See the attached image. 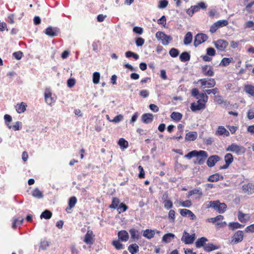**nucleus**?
Instances as JSON below:
<instances>
[{
    "label": "nucleus",
    "mask_w": 254,
    "mask_h": 254,
    "mask_svg": "<svg viewBox=\"0 0 254 254\" xmlns=\"http://www.w3.org/2000/svg\"><path fill=\"white\" fill-rule=\"evenodd\" d=\"M227 151L235 153L237 155H241L246 152V148L243 146L233 143L226 148Z\"/></svg>",
    "instance_id": "f257e3e1"
},
{
    "label": "nucleus",
    "mask_w": 254,
    "mask_h": 254,
    "mask_svg": "<svg viewBox=\"0 0 254 254\" xmlns=\"http://www.w3.org/2000/svg\"><path fill=\"white\" fill-rule=\"evenodd\" d=\"M155 37L158 40L161 41L163 45H168L172 40V38L171 36L161 31L157 32L155 34Z\"/></svg>",
    "instance_id": "f03ea898"
},
{
    "label": "nucleus",
    "mask_w": 254,
    "mask_h": 254,
    "mask_svg": "<svg viewBox=\"0 0 254 254\" xmlns=\"http://www.w3.org/2000/svg\"><path fill=\"white\" fill-rule=\"evenodd\" d=\"M195 239V234H192L190 235L186 231L183 232V236L181 238V241L183 242L185 244H192Z\"/></svg>",
    "instance_id": "7ed1b4c3"
},
{
    "label": "nucleus",
    "mask_w": 254,
    "mask_h": 254,
    "mask_svg": "<svg viewBox=\"0 0 254 254\" xmlns=\"http://www.w3.org/2000/svg\"><path fill=\"white\" fill-rule=\"evenodd\" d=\"M223 219V216L221 215H218L216 217L208 218L207 220V222H212L213 223L216 222V225L221 227H223L226 225V222L222 220Z\"/></svg>",
    "instance_id": "20e7f679"
},
{
    "label": "nucleus",
    "mask_w": 254,
    "mask_h": 254,
    "mask_svg": "<svg viewBox=\"0 0 254 254\" xmlns=\"http://www.w3.org/2000/svg\"><path fill=\"white\" fill-rule=\"evenodd\" d=\"M207 39L208 36L206 34L203 33L197 34L195 36L194 41V46L195 47H197L200 44L206 41L207 40Z\"/></svg>",
    "instance_id": "39448f33"
},
{
    "label": "nucleus",
    "mask_w": 254,
    "mask_h": 254,
    "mask_svg": "<svg viewBox=\"0 0 254 254\" xmlns=\"http://www.w3.org/2000/svg\"><path fill=\"white\" fill-rule=\"evenodd\" d=\"M207 157L208 154L206 151L203 150L198 151L197 156H195L197 163L199 165L203 164Z\"/></svg>",
    "instance_id": "423d86ee"
},
{
    "label": "nucleus",
    "mask_w": 254,
    "mask_h": 254,
    "mask_svg": "<svg viewBox=\"0 0 254 254\" xmlns=\"http://www.w3.org/2000/svg\"><path fill=\"white\" fill-rule=\"evenodd\" d=\"M205 105L203 103L201 100H198L197 103L193 102L191 104L190 109L192 112L203 110L205 108Z\"/></svg>",
    "instance_id": "0eeeda50"
},
{
    "label": "nucleus",
    "mask_w": 254,
    "mask_h": 254,
    "mask_svg": "<svg viewBox=\"0 0 254 254\" xmlns=\"http://www.w3.org/2000/svg\"><path fill=\"white\" fill-rule=\"evenodd\" d=\"M213 43L217 50L223 51L228 46L227 41L224 40H219L213 42Z\"/></svg>",
    "instance_id": "6e6552de"
},
{
    "label": "nucleus",
    "mask_w": 254,
    "mask_h": 254,
    "mask_svg": "<svg viewBox=\"0 0 254 254\" xmlns=\"http://www.w3.org/2000/svg\"><path fill=\"white\" fill-rule=\"evenodd\" d=\"M244 238V233L242 231H237L233 235L232 238V242L234 244H237L243 241Z\"/></svg>",
    "instance_id": "1a4fd4ad"
},
{
    "label": "nucleus",
    "mask_w": 254,
    "mask_h": 254,
    "mask_svg": "<svg viewBox=\"0 0 254 254\" xmlns=\"http://www.w3.org/2000/svg\"><path fill=\"white\" fill-rule=\"evenodd\" d=\"M59 29L57 27L49 26L45 29V33L49 37H53L57 36Z\"/></svg>",
    "instance_id": "9d476101"
},
{
    "label": "nucleus",
    "mask_w": 254,
    "mask_h": 254,
    "mask_svg": "<svg viewBox=\"0 0 254 254\" xmlns=\"http://www.w3.org/2000/svg\"><path fill=\"white\" fill-rule=\"evenodd\" d=\"M215 135L217 136H223L225 137L229 136L230 133L229 131L224 127L220 126L218 127L215 132Z\"/></svg>",
    "instance_id": "9b49d317"
},
{
    "label": "nucleus",
    "mask_w": 254,
    "mask_h": 254,
    "mask_svg": "<svg viewBox=\"0 0 254 254\" xmlns=\"http://www.w3.org/2000/svg\"><path fill=\"white\" fill-rule=\"evenodd\" d=\"M225 164L220 167L221 169H226L228 168L230 164L233 161V155L230 153H227L225 155L224 157Z\"/></svg>",
    "instance_id": "f8f14e48"
},
{
    "label": "nucleus",
    "mask_w": 254,
    "mask_h": 254,
    "mask_svg": "<svg viewBox=\"0 0 254 254\" xmlns=\"http://www.w3.org/2000/svg\"><path fill=\"white\" fill-rule=\"evenodd\" d=\"M201 84V86H206L207 87L210 88L213 87L216 84V82L214 79H209L208 80L205 79H201L199 80Z\"/></svg>",
    "instance_id": "ddd939ff"
},
{
    "label": "nucleus",
    "mask_w": 254,
    "mask_h": 254,
    "mask_svg": "<svg viewBox=\"0 0 254 254\" xmlns=\"http://www.w3.org/2000/svg\"><path fill=\"white\" fill-rule=\"evenodd\" d=\"M93 233L91 230H88L83 241L87 244L91 245L93 243Z\"/></svg>",
    "instance_id": "4468645a"
},
{
    "label": "nucleus",
    "mask_w": 254,
    "mask_h": 254,
    "mask_svg": "<svg viewBox=\"0 0 254 254\" xmlns=\"http://www.w3.org/2000/svg\"><path fill=\"white\" fill-rule=\"evenodd\" d=\"M220 157L218 155H212L208 158L207 161V164L208 167H212L219 161Z\"/></svg>",
    "instance_id": "2eb2a0df"
},
{
    "label": "nucleus",
    "mask_w": 254,
    "mask_h": 254,
    "mask_svg": "<svg viewBox=\"0 0 254 254\" xmlns=\"http://www.w3.org/2000/svg\"><path fill=\"white\" fill-rule=\"evenodd\" d=\"M180 214L183 216H188L192 220L195 219V215L190 210L182 209L180 210Z\"/></svg>",
    "instance_id": "dca6fc26"
},
{
    "label": "nucleus",
    "mask_w": 254,
    "mask_h": 254,
    "mask_svg": "<svg viewBox=\"0 0 254 254\" xmlns=\"http://www.w3.org/2000/svg\"><path fill=\"white\" fill-rule=\"evenodd\" d=\"M243 190L245 193L252 194L254 192V185L252 183L244 185L242 187Z\"/></svg>",
    "instance_id": "f3484780"
},
{
    "label": "nucleus",
    "mask_w": 254,
    "mask_h": 254,
    "mask_svg": "<svg viewBox=\"0 0 254 254\" xmlns=\"http://www.w3.org/2000/svg\"><path fill=\"white\" fill-rule=\"evenodd\" d=\"M119 239L123 242H127L129 239V235L126 230H122L118 232Z\"/></svg>",
    "instance_id": "a211bd4d"
},
{
    "label": "nucleus",
    "mask_w": 254,
    "mask_h": 254,
    "mask_svg": "<svg viewBox=\"0 0 254 254\" xmlns=\"http://www.w3.org/2000/svg\"><path fill=\"white\" fill-rule=\"evenodd\" d=\"M26 107L27 104L23 102L17 104L15 106L16 112L19 114L24 113L26 110Z\"/></svg>",
    "instance_id": "6ab92c4d"
},
{
    "label": "nucleus",
    "mask_w": 254,
    "mask_h": 254,
    "mask_svg": "<svg viewBox=\"0 0 254 254\" xmlns=\"http://www.w3.org/2000/svg\"><path fill=\"white\" fill-rule=\"evenodd\" d=\"M175 238V235L172 233H168L164 235L162 238V242L169 243Z\"/></svg>",
    "instance_id": "aec40b11"
},
{
    "label": "nucleus",
    "mask_w": 254,
    "mask_h": 254,
    "mask_svg": "<svg viewBox=\"0 0 254 254\" xmlns=\"http://www.w3.org/2000/svg\"><path fill=\"white\" fill-rule=\"evenodd\" d=\"M77 202V199L75 196L71 197L68 201V207L66 208V211L67 213H70L71 210L75 205Z\"/></svg>",
    "instance_id": "412c9836"
},
{
    "label": "nucleus",
    "mask_w": 254,
    "mask_h": 254,
    "mask_svg": "<svg viewBox=\"0 0 254 254\" xmlns=\"http://www.w3.org/2000/svg\"><path fill=\"white\" fill-rule=\"evenodd\" d=\"M45 99L46 103L49 105H51L55 102V100L52 97V93L50 91L45 93Z\"/></svg>",
    "instance_id": "4be33fe9"
},
{
    "label": "nucleus",
    "mask_w": 254,
    "mask_h": 254,
    "mask_svg": "<svg viewBox=\"0 0 254 254\" xmlns=\"http://www.w3.org/2000/svg\"><path fill=\"white\" fill-rule=\"evenodd\" d=\"M197 137V132L190 131L186 134L185 139L187 141H193L196 139Z\"/></svg>",
    "instance_id": "5701e85b"
},
{
    "label": "nucleus",
    "mask_w": 254,
    "mask_h": 254,
    "mask_svg": "<svg viewBox=\"0 0 254 254\" xmlns=\"http://www.w3.org/2000/svg\"><path fill=\"white\" fill-rule=\"evenodd\" d=\"M153 115L151 114H144L142 116V121L145 124H149L152 122Z\"/></svg>",
    "instance_id": "b1692460"
},
{
    "label": "nucleus",
    "mask_w": 254,
    "mask_h": 254,
    "mask_svg": "<svg viewBox=\"0 0 254 254\" xmlns=\"http://www.w3.org/2000/svg\"><path fill=\"white\" fill-rule=\"evenodd\" d=\"M202 72L205 75L212 76L214 75V72L211 67L205 65L202 67Z\"/></svg>",
    "instance_id": "393cba45"
},
{
    "label": "nucleus",
    "mask_w": 254,
    "mask_h": 254,
    "mask_svg": "<svg viewBox=\"0 0 254 254\" xmlns=\"http://www.w3.org/2000/svg\"><path fill=\"white\" fill-rule=\"evenodd\" d=\"M155 235V231L151 229H146L143 231V236L148 239H151Z\"/></svg>",
    "instance_id": "a878e982"
},
{
    "label": "nucleus",
    "mask_w": 254,
    "mask_h": 254,
    "mask_svg": "<svg viewBox=\"0 0 254 254\" xmlns=\"http://www.w3.org/2000/svg\"><path fill=\"white\" fill-rule=\"evenodd\" d=\"M223 179V177L220 175L219 174L216 173L211 175L208 179V181L210 182H215L219 180H222Z\"/></svg>",
    "instance_id": "bb28decb"
},
{
    "label": "nucleus",
    "mask_w": 254,
    "mask_h": 254,
    "mask_svg": "<svg viewBox=\"0 0 254 254\" xmlns=\"http://www.w3.org/2000/svg\"><path fill=\"white\" fill-rule=\"evenodd\" d=\"M129 233L131 238L134 240H138L140 237L139 232L134 228L130 229Z\"/></svg>",
    "instance_id": "cd10ccee"
},
{
    "label": "nucleus",
    "mask_w": 254,
    "mask_h": 254,
    "mask_svg": "<svg viewBox=\"0 0 254 254\" xmlns=\"http://www.w3.org/2000/svg\"><path fill=\"white\" fill-rule=\"evenodd\" d=\"M50 243L45 239H41L40 245L39 250L44 251L46 250L47 248L49 246Z\"/></svg>",
    "instance_id": "c85d7f7f"
},
{
    "label": "nucleus",
    "mask_w": 254,
    "mask_h": 254,
    "mask_svg": "<svg viewBox=\"0 0 254 254\" xmlns=\"http://www.w3.org/2000/svg\"><path fill=\"white\" fill-rule=\"evenodd\" d=\"M192 40V34L190 32H188L185 36L184 43L186 45H189L191 43Z\"/></svg>",
    "instance_id": "c756f323"
},
{
    "label": "nucleus",
    "mask_w": 254,
    "mask_h": 254,
    "mask_svg": "<svg viewBox=\"0 0 254 254\" xmlns=\"http://www.w3.org/2000/svg\"><path fill=\"white\" fill-rule=\"evenodd\" d=\"M23 222V218L22 217H19L18 218H13L12 228L13 229L16 228L18 225H21Z\"/></svg>",
    "instance_id": "7c9ffc66"
},
{
    "label": "nucleus",
    "mask_w": 254,
    "mask_h": 254,
    "mask_svg": "<svg viewBox=\"0 0 254 254\" xmlns=\"http://www.w3.org/2000/svg\"><path fill=\"white\" fill-rule=\"evenodd\" d=\"M32 195L33 197L40 199L43 197L44 195L38 188H36L32 191Z\"/></svg>",
    "instance_id": "2f4dec72"
},
{
    "label": "nucleus",
    "mask_w": 254,
    "mask_h": 254,
    "mask_svg": "<svg viewBox=\"0 0 254 254\" xmlns=\"http://www.w3.org/2000/svg\"><path fill=\"white\" fill-rule=\"evenodd\" d=\"M52 216V213L48 210H45L40 215V218L45 219H49Z\"/></svg>",
    "instance_id": "473e14b6"
},
{
    "label": "nucleus",
    "mask_w": 254,
    "mask_h": 254,
    "mask_svg": "<svg viewBox=\"0 0 254 254\" xmlns=\"http://www.w3.org/2000/svg\"><path fill=\"white\" fill-rule=\"evenodd\" d=\"M245 91L251 96L254 97V86L252 85H247L245 86Z\"/></svg>",
    "instance_id": "72a5a7b5"
},
{
    "label": "nucleus",
    "mask_w": 254,
    "mask_h": 254,
    "mask_svg": "<svg viewBox=\"0 0 254 254\" xmlns=\"http://www.w3.org/2000/svg\"><path fill=\"white\" fill-rule=\"evenodd\" d=\"M118 144L120 145L121 148L123 150L127 148L128 146V142L123 138H121L119 139Z\"/></svg>",
    "instance_id": "f704fd0d"
},
{
    "label": "nucleus",
    "mask_w": 254,
    "mask_h": 254,
    "mask_svg": "<svg viewBox=\"0 0 254 254\" xmlns=\"http://www.w3.org/2000/svg\"><path fill=\"white\" fill-rule=\"evenodd\" d=\"M238 217L239 220L241 222H246L249 219V217L247 214H244L241 212H239Z\"/></svg>",
    "instance_id": "c9c22d12"
},
{
    "label": "nucleus",
    "mask_w": 254,
    "mask_h": 254,
    "mask_svg": "<svg viewBox=\"0 0 254 254\" xmlns=\"http://www.w3.org/2000/svg\"><path fill=\"white\" fill-rule=\"evenodd\" d=\"M128 250L131 254H134L139 251V247L136 244H132L129 246Z\"/></svg>",
    "instance_id": "e433bc0d"
},
{
    "label": "nucleus",
    "mask_w": 254,
    "mask_h": 254,
    "mask_svg": "<svg viewBox=\"0 0 254 254\" xmlns=\"http://www.w3.org/2000/svg\"><path fill=\"white\" fill-rule=\"evenodd\" d=\"M208 240L205 237H201L198 239L195 242V246L197 248H200L204 246L205 242H207Z\"/></svg>",
    "instance_id": "4c0bfd02"
},
{
    "label": "nucleus",
    "mask_w": 254,
    "mask_h": 254,
    "mask_svg": "<svg viewBox=\"0 0 254 254\" xmlns=\"http://www.w3.org/2000/svg\"><path fill=\"white\" fill-rule=\"evenodd\" d=\"M219 203V201H209L208 204H206V208H213L215 210H217L218 206Z\"/></svg>",
    "instance_id": "58836bf2"
},
{
    "label": "nucleus",
    "mask_w": 254,
    "mask_h": 254,
    "mask_svg": "<svg viewBox=\"0 0 254 254\" xmlns=\"http://www.w3.org/2000/svg\"><path fill=\"white\" fill-rule=\"evenodd\" d=\"M171 118L174 121H179L182 118V115L178 112H173L171 115Z\"/></svg>",
    "instance_id": "ea45409f"
},
{
    "label": "nucleus",
    "mask_w": 254,
    "mask_h": 254,
    "mask_svg": "<svg viewBox=\"0 0 254 254\" xmlns=\"http://www.w3.org/2000/svg\"><path fill=\"white\" fill-rule=\"evenodd\" d=\"M190 58V55L187 52H183L180 56V60L184 62L189 61Z\"/></svg>",
    "instance_id": "a19ab883"
},
{
    "label": "nucleus",
    "mask_w": 254,
    "mask_h": 254,
    "mask_svg": "<svg viewBox=\"0 0 254 254\" xmlns=\"http://www.w3.org/2000/svg\"><path fill=\"white\" fill-rule=\"evenodd\" d=\"M232 58H224L222 60L221 63H220V65L223 66H226L228 65H229L232 62Z\"/></svg>",
    "instance_id": "79ce46f5"
},
{
    "label": "nucleus",
    "mask_w": 254,
    "mask_h": 254,
    "mask_svg": "<svg viewBox=\"0 0 254 254\" xmlns=\"http://www.w3.org/2000/svg\"><path fill=\"white\" fill-rule=\"evenodd\" d=\"M229 227L230 229L234 230L236 229L241 228L243 226L238 222H231L229 223Z\"/></svg>",
    "instance_id": "37998d69"
},
{
    "label": "nucleus",
    "mask_w": 254,
    "mask_h": 254,
    "mask_svg": "<svg viewBox=\"0 0 254 254\" xmlns=\"http://www.w3.org/2000/svg\"><path fill=\"white\" fill-rule=\"evenodd\" d=\"M193 194H198L199 195V197H200L202 195V191L200 190H198V189H194V190H190L189 192L188 195V197H190V196H191L192 195H193Z\"/></svg>",
    "instance_id": "c03bdc74"
},
{
    "label": "nucleus",
    "mask_w": 254,
    "mask_h": 254,
    "mask_svg": "<svg viewBox=\"0 0 254 254\" xmlns=\"http://www.w3.org/2000/svg\"><path fill=\"white\" fill-rule=\"evenodd\" d=\"M120 203V200L118 198L114 197L113 198L112 203L110 205L109 207L111 208H117Z\"/></svg>",
    "instance_id": "a18cd8bd"
},
{
    "label": "nucleus",
    "mask_w": 254,
    "mask_h": 254,
    "mask_svg": "<svg viewBox=\"0 0 254 254\" xmlns=\"http://www.w3.org/2000/svg\"><path fill=\"white\" fill-rule=\"evenodd\" d=\"M198 153V151H197V150H193L192 151L190 152L187 154H186L185 156V157L187 158V159H191L192 157H194L195 156H197Z\"/></svg>",
    "instance_id": "49530a36"
},
{
    "label": "nucleus",
    "mask_w": 254,
    "mask_h": 254,
    "mask_svg": "<svg viewBox=\"0 0 254 254\" xmlns=\"http://www.w3.org/2000/svg\"><path fill=\"white\" fill-rule=\"evenodd\" d=\"M100 74L98 72H95L93 74V82L94 84H98L99 82Z\"/></svg>",
    "instance_id": "de8ad7c7"
},
{
    "label": "nucleus",
    "mask_w": 254,
    "mask_h": 254,
    "mask_svg": "<svg viewBox=\"0 0 254 254\" xmlns=\"http://www.w3.org/2000/svg\"><path fill=\"white\" fill-rule=\"evenodd\" d=\"M226 207L227 206L225 203H221L219 202L217 210L218 211L219 213H222L224 212V211H225Z\"/></svg>",
    "instance_id": "09e8293b"
},
{
    "label": "nucleus",
    "mask_w": 254,
    "mask_h": 254,
    "mask_svg": "<svg viewBox=\"0 0 254 254\" xmlns=\"http://www.w3.org/2000/svg\"><path fill=\"white\" fill-rule=\"evenodd\" d=\"M124 119V116L120 114L119 115L116 116L113 120H109L110 122H113L115 123H118L121 122Z\"/></svg>",
    "instance_id": "8fccbe9b"
},
{
    "label": "nucleus",
    "mask_w": 254,
    "mask_h": 254,
    "mask_svg": "<svg viewBox=\"0 0 254 254\" xmlns=\"http://www.w3.org/2000/svg\"><path fill=\"white\" fill-rule=\"evenodd\" d=\"M126 56L127 58L133 57L135 60H137L139 58V56L131 51H127L126 53Z\"/></svg>",
    "instance_id": "3c124183"
},
{
    "label": "nucleus",
    "mask_w": 254,
    "mask_h": 254,
    "mask_svg": "<svg viewBox=\"0 0 254 254\" xmlns=\"http://www.w3.org/2000/svg\"><path fill=\"white\" fill-rule=\"evenodd\" d=\"M179 54L178 50L175 48H172L169 51L170 55L173 58L177 57Z\"/></svg>",
    "instance_id": "603ef678"
},
{
    "label": "nucleus",
    "mask_w": 254,
    "mask_h": 254,
    "mask_svg": "<svg viewBox=\"0 0 254 254\" xmlns=\"http://www.w3.org/2000/svg\"><path fill=\"white\" fill-rule=\"evenodd\" d=\"M218 28L227 26L228 24V22L226 20H220L216 22Z\"/></svg>",
    "instance_id": "864d4df0"
},
{
    "label": "nucleus",
    "mask_w": 254,
    "mask_h": 254,
    "mask_svg": "<svg viewBox=\"0 0 254 254\" xmlns=\"http://www.w3.org/2000/svg\"><path fill=\"white\" fill-rule=\"evenodd\" d=\"M168 4V1L167 0H161L159 2L158 8H164L167 6Z\"/></svg>",
    "instance_id": "5fc2aeb1"
},
{
    "label": "nucleus",
    "mask_w": 254,
    "mask_h": 254,
    "mask_svg": "<svg viewBox=\"0 0 254 254\" xmlns=\"http://www.w3.org/2000/svg\"><path fill=\"white\" fill-rule=\"evenodd\" d=\"M204 249L205 251L207 252H210L217 249V248L215 247L212 244H208L204 246Z\"/></svg>",
    "instance_id": "6e6d98bb"
},
{
    "label": "nucleus",
    "mask_w": 254,
    "mask_h": 254,
    "mask_svg": "<svg viewBox=\"0 0 254 254\" xmlns=\"http://www.w3.org/2000/svg\"><path fill=\"white\" fill-rule=\"evenodd\" d=\"M112 244L117 250H121L123 249V244L121 243L119 241H114L112 242Z\"/></svg>",
    "instance_id": "4d7b16f0"
},
{
    "label": "nucleus",
    "mask_w": 254,
    "mask_h": 254,
    "mask_svg": "<svg viewBox=\"0 0 254 254\" xmlns=\"http://www.w3.org/2000/svg\"><path fill=\"white\" fill-rule=\"evenodd\" d=\"M165 208L169 209L173 207V203L170 200L165 201L163 202Z\"/></svg>",
    "instance_id": "13d9d810"
},
{
    "label": "nucleus",
    "mask_w": 254,
    "mask_h": 254,
    "mask_svg": "<svg viewBox=\"0 0 254 254\" xmlns=\"http://www.w3.org/2000/svg\"><path fill=\"white\" fill-rule=\"evenodd\" d=\"M206 54L209 56H214L216 54L215 50L213 48H208L206 49Z\"/></svg>",
    "instance_id": "bf43d9fd"
},
{
    "label": "nucleus",
    "mask_w": 254,
    "mask_h": 254,
    "mask_svg": "<svg viewBox=\"0 0 254 254\" xmlns=\"http://www.w3.org/2000/svg\"><path fill=\"white\" fill-rule=\"evenodd\" d=\"M127 206L123 203H121L119 207H118V211H119V212L120 213L121 212H125L127 210Z\"/></svg>",
    "instance_id": "052dcab7"
},
{
    "label": "nucleus",
    "mask_w": 254,
    "mask_h": 254,
    "mask_svg": "<svg viewBox=\"0 0 254 254\" xmlns=\"http://www.w3.org/2000/svg\"><path fill=\"white\" fill-rule=\"evenodd\" d=\"M180 204L182 206L186 207H190L192 205L191 202L189 200L181 201Z\"/></svg>",
    "instance_id": "680f3d73"
},
{
    "label": "nucleus",
    "mask_w": 254,
    "mask_h": 254,
    "mask_svg": "<svg viewBox=\"0 0 254 254\" xmlns=\"http://www.w3.org/2000/svg\"><path fill=\"white\" fill-rule=\"evenodd\" d=\"M247 117L249 119L252 120L254 118V108L250 109L247 113Z\"/></svg>",
    "instance_id": "e2e57ef3"
},
{
    "label": "nucleus",
    "mask_w": 254,
    "mask_h": 254,
    "mask_svg": "<svg viewBox=\"0 0 254 254\" xmlns=\"http://www.w3.org/2000/svg\"><path fill=\"white\" fill-rule=\"evenodd\" d=\"M135 43L138 47L142 46L144 43V40L141 37L137 38L136 40Z\"/></svg>",
    "instance_id": "0e129e2a"
},
{
    "label": "nucleus",
    "mask_w": 254,
    "mask_h": 254,
    "mask_svg": "<svg viewBox=\"0 0 254 254\" xmlns=\"http://www.w3.org/2000/svg\"><path fill=\"white\" fill-rule=\"evenodd\" d=\"M75 80L74 78H70L67 81V86L72 88L75 84Z\"/></svg>",
    "instance_id": "69168bd1"
},
{
    "label": "nucleus",
    "mask_w": 254,
    "mask_h": 254,
    "mask_svg": "<svg viewBox=\"0 0 254 254\" xmlns=\"http://www.w3.org/2000/svg\"><path fill=\"white\" fill-rule=\"evenodd\" d=\"M138 170L139 173L138 174V177L140 179L144 178L145 177V173L143 167L141 166H138Z\"/></svg>",
    "instance_id": "338daca9"
},
{
    "label": "nucleus",
    "mask_w": 254,
    "mask_h": 254,
    "mask_svg": "<svg viewBox=\"0 0 254 254\" xmlns=\"http://www.w3.org/2000/svg\"><path fill=\"white\" fill-rule=\"evenodd\" d=\"M13 56L16 60H20L22 57V53L20 51L14 52L13 53Z\"/></svg>",
    "instance_id": "774afa93"
}]
</instances>
